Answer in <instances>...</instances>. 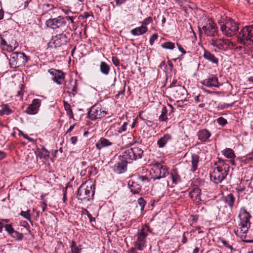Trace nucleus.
<instances>
[{"label":"nucleus","instance_id":"1","mask_svg":"<svg viewBox=\"0 0 253 253\" xmlns=\"http://www.w3.org/2000/svg\"><path fill=\"white\" fill-rule=\"evenodd\" d=\"M238 216L240 222L237 229H234V233L243 240L247 237V232L251 226L250 218L252 216L244 207L240 209Z\"/></svg>","mask_w":253,"mask_h":253},{"label":"nucleus","instance_id":"2","mask_svg":"<svg viewBox=\"0 0 253 253\" xmlns=\"http://www.w3.org/2000/svg\"><path fill=\"white\" fill-rule=\"evenodd\" d=\"M214 165L217 166L210 172V178L214 183L218 184L226 177L229 172V166L220 158L218 159L217 162L215 163Z\"/></svg>","mask_w":253,"mask_h":253},{"label":"nucleus","instance_id":"3","mask_svg":"<svg viewBox=\"0 0 253 253\" xmlns=\"http://www.w3.org/2000/svg\"><path fill=\"white\" fill-rule=\"evenodd\" d=\"M95 185L91 181L83 183L78 189L76 197L81 202L87 203L93 200L95 193Z\"/></svg>","mask_w":253,"mask_h":253},{"label":"nucleus","instance_id":"4","mask_svg":"<svg viewBox=\"0 0 253 253\" xmlns=\"http://www.w3.org/2000/svg\"><path fill=\"white\" fill-rule=\"evenodd\" d=\"M218 24L222 34L225 37L230 38L237 34L239 24L231 18H222L218 21Z\"/></svg>","mask_w":253,"mask_h":253},{"label":"nucleus","instance_id":"5","mask_svg":"<svg viewBox=\"0 0 253 253\" xmlns=\"http://www.w3.org/2000/svg\"><path fill=\"white\" fill-rule=\"evenodd\" d=\"M108 114V109L100 101L95 103L89 109L87 118L91 121H96L103 118Z\"/></svg>","mask_w":253,"mask_h":253},{"label":"nucleus","instance_id":"6","mask_svg":"<svg viewBox=\"0 0 253 253\" xmlns=\"http://www.w3.org/2000/svg\"><path fill=\"white\" fill-rule=\"evenodd\" d=\"M149 226L145 225L142 226L140 230L134 236L133 245L134 248L131 250L135 249L139 251H143L146 245V237L148 236V232L149 231Z\"/></svg>","mask_w":253,"mask_h":253},{"label":"nucleus","instance_id":"7","mask_svg":"<svg viewBox=\"0 0 253 253\" xmlns=\"http://www.w3.org/2000/svg\"><path fill=\"white\" fill-rule=\"evenodd\" d=\"M237 41L244 45H253V25L243 27L237 35Z\"/></svg>","mask_w":253,"mask_h":253},{"label":"nucleus","instance_id":"8","mask_svg":"<svg viewBox=\"0 0 253 253\" xmlns=\"http://www.w3.org/2000/svg\"><path fill=\"white\" fill-rule=\"evenodd\" d=\"M29 59V57L26 56L23 52H13L10 56V67L15 69L19 67L24 66Z\"/></svg>","mask_w":253,"mask_h":253},{"label":"nucleus","instance_id":"9","mask_svg":"<svg viewBox=\"0 0 253 253\" xmlns=\"http://www.w3.org/2000/svg\"><path fill=\"white\" fill-rule=\"evenodd\" d=\"M150 174L151 178L156 180L166 177L169 174V172L167 166L157 162L152 164Z\"/></svg>","mask_w":253,"mask_h":253},{"label":"nucleus","instance_id":"10","mask_svg":"<svg viewBox=\"0 0 253 253\" xmlns=\"http://www.w3.org/2000/svg\"><path fill=\"white\" fill-rule=\"evenodd\" d=\"M67 22L63 16H58L53 18H49L45 22L47 27L56 32L65 31Z\"/></svg>","mask_w":253,"mask_h":253},{"label":"nucleus","instance_id":"11","mask_svg":"<svg viewBox=\"0 0 253 253\" xmlns=\"http://www.w3.org/2000/svg\"><path fill=\"white\" fill-rule=\"evenodd\" d=\"M143 150L137 147H134L125 150L122 154L123 158L126 161L131 164L133 161H136L142 158Z\"/></svg>","mask_w":253,"mask_h":253},{"label":"nucleus","instance_id":"12","mask_svg":"<svg viewBox=\"0 0 253 253\" xmlns=\"http://www.w3.org/2000/svg\"><path fill=\"white\" fill-rule=\"evenodd\" d=\"M200 33L203 32L207 37H212L217 35L218 28L213 20L209 19L206 24L202 28L198 27Z\"/></svg>","mask_w":253,"mask_h":253},{"label":"nucleus","instance_id":"13","mask_svg":"<svg viewBox=\"0 0 253 253\" xmlns=\"http://www.w3.org/2000/svg\"><path fill=\"white\" fill-rule=\"evenodd\" d=\"M210 44L219 50L226 51L233 48L234 45L230 40L224 38L212 39Z\"/></svg>","mask_w":253,"mask_h":253},{"label":"nucleus","instance_id":"14","mask_svg":"<svg viewBox=\"0 0 253 253\" xmlns=\"http://www.w3.org/2000/svg\"><path fill=\"white\" fill-rule=\"evenodd\" d=\"M69 35V33L68 32L57 34L52 38L50 43L53 44L55 48L65 45L70 40L68 37Z\"/></svg>","mask_w":253,"mask_h":253},{"label":"nucleus","instance_id":"15","mask_svg":"<svg viewBox=\"0 0 253 253\" xmlns=\"http://www.w3.org/2000/svg\"><path fill=\"white\" fill-rule=\"evenodd\" d=\"M48 73L52 76L51 80L58 85H62L65 82L66 74L62 70L54 68L48 70Z\"/></svg>","mask_w":253,"mask_h":253},{"label":"nucleus","instance_id":"16","mask_svg":"<svg viewBox=\"0 0 253 253\" xmlns=\"http://www.w3.org/2000/svg\"><path fill=\"white\" fill-rule=\"evenodd\" d=\"M120 161L117 162L113 166V170L114 172L121 174L125 172L127 170V165L128 162L126 161L123 158V154L119 156Z\"/></svg>","mask_w":253,"mask_h":253},{"label":"nucleus","instance_id":"17","mask_svg":"<svg viewBox=\"0 0 253 253\" xmlns=\"http://www.w3.org/2000/svg\"><path fill=\"white\" fill-rule=\"evenodd\" d=\"M63 106L66 112V115L69 118V119H72L74 121H80L82 119V117L84 116V110L82 109H79L78 110V112H81V114H80V116L77 117V118L74 117V115L71 109V105L68 103L67 101L64 100L63 101Z\"/></svg>","mask_w":253,"mask_h":253},{"label":"nucleus","instance_id":"18","mask_svg":"<svg viewBox=\"0 0 253 253\" xmlns=\"http://www.w3.org/2000/svg\"><path fill=\"white\" fill-rule=\"evenodd\" d=\"M41 100L36 98L33 100L32 103L30 104L25 110V113L29 115H35L39 111L41 105Z\"/></svg>","mask_w":253,"mask_h":253},{"label":"nucleus","instance_id":"19","mask_svg":"<svg viewBox=\"0 0 253 253\" xmlns=\"http://www.w3.org/2000/svg\"><path fill=\"white\" fill-rule=\"evenodd\" d=\"M201 83L208 87H219L220 84L218 82V79L215 75H211L208 78L201 81Z\"/></svg>","mask_w":253,"mask_h":253},{"label":"nucleus","instance_id":"20","mask_svg":"<svg viewBox=\"0 0 253 253\" xmlns=\"http://www.w3.org/2000/svg\"><path fill=\"white\" fill-rule=\"evenodd\" d=\"M186 93V89L183 86L181 85H178L172 90V95L175 99H177V103L180 102L183 103V99L185 98Z\"/></svg>","mask_w":253,"mask_h":253},{"label":"nucleus","instance_id":"21","mask_svg":"<svg viewBox=\"0 0 253 253\" xmlns=\"http://www.w3.org/2000/svg\"><path fill=\"white\" fill-rule=\"evenodd\" d=\"M201 190L198 187H194L189 193V196L190 198L197 205L201 204Z\"/></svg>","mask_w":253,"mask_h":253},{"label":"nucleus","instance_id":"22","mask_svg":"<svg viewBox=\"0 0 253 253\" xmlns=\"http://www.w3.org/2000/svg\"><path fill=\"white\" fill-rule=\"evenodd\" d=\"M120 123H115L110 126L109 130L112 131L115 135H118L126 130V126L128 125L127 122L123 123L122 126H120Z\"/></svg>","mask_w":253,"mask_h":253},{"label":"nucleus","instance_id":"23","mask_svg":"<svg viewBox=\"0 0 253 253\" xmlns=\"http://www.w3.org/2000/svg\"><path fill=\"white\" fill-rule=\"evenodd\" d=\"M197 135L198 139L202 143H205L209 141V138L211 136V133L207 129H203L200 130L198 133Z\"/></svg>","mask_w":253,"mask_h":253},{"label":"nucleus","instance_id":"24","mask_svg":"<svg viewBox=\"0 0 253 253\" xmlns=\"http://www.w3.org/2000/svg\"><path fill=\"white\" fill-rule=\"evenodd\" d=\"M113 143L109 139L104 137H101L96 143L95 147L97 150H100L103 148L109 147Z\"/></svg>","mask_w":253,"mask_h":253},{"label":"nucleus","instance_id":"25","mask_svg":"<svg viewBox=\"0 0 253 253\" xmlns=\"http://www.w3.org/2000/svg\"><path fill=\"white\" fill-rule=\"evenodd\" d=\"M130 191L133 194H138L141 190V186L137 181L130 180L128 183Z\"/></svg>","mask_w":253,"mask_h":253},{"label":"nucleus","instance_id":"26","mask_svg":"<svg viewBox=\"0 0 253 253\" xmlns=\"http://www.w3.org/2000/svg\"><path fill=\"white\" fill-rule=\"evenodd\" d=\"M172 139V136L170 134L166 133L162 137L160 138L157 142V144L160 148H164L168 142Z\"/></svg>","mask_w":253,"mask_h":253},{"label":"nucleus","instance_id":"27","mask_svg":"<svg viewBox=\"0 0 253 253\" xmlns=\"http://www.w3.org/2000/svg\"><path fill=\"white\" fill-rule=\"evenodd\" d=\"M169 174L170 175V178L172 181V183L174 185L181 181V178L176 169H173Z\"/></svg>","mask_w":253,"mask_h":253},{"label":"nucleus","instance_id":"28","mask_svg":"<svg viewBox=\"0 0 253 253\" xmlns=\"http://www.w3.org/2000/svg\"><path fill=\"white\" fill-rule=\"evenodd\" d=\"M203 57L212 64L217 65L218 63V59L213 54L211 53L208 50H204Z\"/></svg>","mask_w":253,"mask_h":253},{"label":"nucleus","instance_id":"29","mask_svg":"<svg viewBox=\"0 0 253 253\" xmlns=\"http://www.w3.org/2000/svg\"><path fill=\"white\" fill-rule=\"evenodd\" d=\"M148 31V28L144 25L135 28L130 31V33L134 36H139L145 34Z\"/></svg>","mask_w":253,"mask_h":253},{"label":"nucleus","instance_id":"30","mask_svg":"<svg viewBox=\"0 0 253 253\" xmlns=\"http://www.w3.org/2000/svg\"><path fill=\"white\" fill-rule=\"evenodd\" d=\"M200 161V157L196 154H192L191 155V167L190 171L194 172L198 169V165Z\"/></svg>","mask_w":253,"mask_h":253},{"label":"nucleus","instance_id":"31","mask_svg":"<svg viewBox=\"0 0 253 253\" xmlns=\"http://www.w3.org/2000/svg\"><path fill=\"white\" fill-rule=\"evenodd\" d=\"M67 88L69 90L70 93L75 96L78 92L77 81L73 79L71 80L69 84L67 85Z\"/></svg>","mask_w":253,"mask_h":253},{"label":"nucleus","instance_id":"32","mask_svg":"<svg viewBox=\"0 0 253 253\" xmlns=\"http://www.w3.org/2000/svg\"><path fill=\"white\" fill-rule=\"evenodd\" d=\"M14 43L13 45L11 44H7L6 41L3 38L1 35H0V44L1 45H4L7 46V51L8 52H11L14 50L18 46V43L16 41L14 42Z\"/></svg>","mask_w":253,"mask_h":253},{"label":"nucleus","instance_id":"33","mask_svg":"<svg viewBox=\"0 0 253 253\" xmlns=\"http://www.w3.org/2000/svg\"><path fill=\"white\" fill-rule=\"evenodd\" d=\"M224 202L230 208L232 209L235 202V198L232 193H230L224 197Z\"/></svg>","mask_w":253,"mask_h":253},{"label":"nucleus","instance_id":"34","mask_svg":"<svg viewBox=\"0 0 253 253\" xmlns=\"http://www.w3.org/2000/svg\"><path fill=\"white\" fill-rule=\"evenodd\" d=\"M13 112V110L9 107L8 104H2L0 105V116L4 115L8 116L12 114Z\"/></svg>","mask_w":253,"mask_h":253},{"label":"nucleus","instance_id":"35","mask_svg":"<svg viewBox=\"0 0 253 253\" xmlns=\"http://www.w3.org/2000/svg\"><path fill=\"white\" fill-rule=\"evenodd\" d=\"M100 71L102 74L107 76L110 71V66L105 62L101 61L100 65Z\"/></svg>","mask_w":253,"mask_h":253},{"label":"nucleus","instance_id":"36","mask_svg":"<svg viewBox=\"0 0 253 253\" xmlns=\"http://www.w3.org/2000/svg\"><path fill=\"white\" fill-rule=\"evenodd\" d=\"M38 156L41 159L43 158L45 160L48 159L49 157V152L44 147H42V149L38 150Z\"/></svg>","mask_w":253,"mask_h":253},{"label":"nucleus","instance_id":"37","mask_svg":"<svg viewBox=\"0 0 253 253\" xmlns=\"http://www.w3.org/2000/svg\"><path fill=\"white\" fill-rule=\"evenodd\" d=\"M71 252L68 253H81L82 251L81 246H78L76 242L72 240L70 246Z\"/></svg>","mask_w":253,"mask_h":253},{"label":"nucleus","instance_id":"38","mask_svg":"<svg viewBox=\"0 0 253 253\" xmlns=\"http://www.w3.org/2000/svg\"><path fill=\"white\" fill-rule=\"evenodd\" d=\"M221 153L223 155L228 159H234L235 157V154L231 148H227L222 151Z\"/></svg>","mask_w":253,"mask_h":253},{"label":"nucleus","instance_id":"39","mask_svg":"<svg viewBox=\"0 0 253 253\" xmlns=\"http://www.w3.org/2000/svg\"><path fill=\"white\" fill-rule=\"evenodd\" d=\"M76 17V16H69V15H67V16L64 17L66 21V20H69L70 21L71 23L72 24L71 26H68L70 30H71L72 31H74L76 30V29L77 28V27L75 25V22L74 20H75Z\"/></svg>","mask_w":253,"mask_h":253},{"label":"nucleus","instance_id":"40","mask_svg":"<svg viewBox=\"0 0 253 253\" xmlns=\"http://www.w3.org/2000/svg\"><path fill=\"white\" fill-rule=\"evenodd\" d=\"M167 114L168 110L167 109V108L165 106L163 107L161 115L159 117V121L167 122L168 120Z\"/></svg>","mask_w":253,"mask_h":253},{"label":"nucleus","instance_id":"41","mask_svg":"<svg viewBox=\"0 0 253 253\" xmlns=\"http://www.w3.org/2000/svg\"><path fill=\"white\" fill-rule=\"evenodd\" d=\"M10 235L12 238H14L17 241H21L24 237L22 233H19L15 230H14Z\"/></svg>","mask_w":253,"mask_h":253},{"label":"nucleus","instance_id":"42","mask_svg":"<svg viewBox=\"0 0 253 253\" xmlns=\"http://www.w3.org/2000/svg\"><path fill=\"white\" fill-rule=\"evenodd\" d=\"M19 215L22 216L23 217L30 222L31 224H32L33 221L31 220L30 211L29 210H28L25 211H22L19 213Z\"/></svg>","mask_w":253,"mask_h":253},{"label":"nucleus","instance_id":"43","mask_svg":"<svg viewBox=\"0 0 253 253\" xmlns=\"http://www.w3.org/2000/svg\"><path fill=\"white\" fill-rule=\"evenodd\" d=\"M162 48L167 49H173L175 48L174 43L171 42H165L161 45Z\"/></svg>","mask_w":253,"mask_h":253},{"label":"nucleus","instance_id":"44","mask_svg":"<svg viewBox=\"0 0 253 253\" xmlns=\"http://www.w3.org/2000/svg\"><path fill=\"white\" fill-rule=\"evenodd\" d=\"M234 104V102L231 103H222L219 104L217 106L218 109L223 110L226 108H228L229 107H232Z\"/></svg>","mask_w":253,"mask_h":253},{"label":"nucleus","instance_id":"45","mask_svg":"<svg viewBox=\"0 0 253 253\" xmlns=\"http://www.w3.org/2000/svg\"><path fill=\"white\" fill-rule=\"evenodd\" d=\"M153 23V19L152 17L151 16H149L146 18H145L142 22H141V25H144V26H146Z\"/></svg>","mask_w":253,"mask_h":253},{"label":"nucleus","instance_id":"46","mask_svg":"<svg viewBox=\"0 0 253 253\" xmlns=\"http://www.w3.org/2000/svg\"><path fill=\"white\" fill-rule=\"evenodd\" d=\"M137 203H138V205L140 207V210L141 211H143L144 207L146 204V201L144 200V199L143 198L141 197L138 199Z\"/></svg>","mask_w":253,"mask_h":253},{"label":"nucleus","instance_id":"47","mask_svg":"<svg viewBox=\"0 0 253 253\" xmlns=\"http://www.w3.org/2000/svg\"><path fill=\"white\" fill-rule=\"evenodd\" d=\"M4 227L5 231L8 233L9 235L15 230L13 228L11 224H6L4 225Z\"/></svg>","mask_w":253,"mask_h":253},{"label":"nucleus","instance_id":"48","mask_svg":"<svg viewBox=\"0 0 253 253\" xmlns=\"http://www.w3.org/2000/svg\"><path fill=\"white\" fill-rule=\"evenodd\" d=\"M137 180L143 182H149V178L146 175H137Z\"/></svg>","mask_w":253,"mask_h":253},{"label":"nucleus","instance_id":"49","mask_svg":"<svg viewBox=\"0 0 253 253\" xmlns=\"http://www.w3.org/2000/svg\"><path fill=\"white\" fill-rule=\"evenodd\" d=\"M217 123L222 126H224L227 124V120L222 117H220L217 119Z\"/></svg>","mask_w":253,"mask_h":253},{"label":"nucleus","instance_id":"50","mask_svg":"<svg viewBox=\"0 0 253 253\" xmlns=\"http://www.w3.org/2000/svg\"><path fill=\"white\" fill-rule=\"evenodd\" d=\"M158 37L159 36L158 34H154L150 37L149 39V43L151 45H153L155 41L158 39Z\"/></svg>","mask_w":253,"mask_h":253},{"label":"nucleus","instance_id":"51","mask_svg":"<svg viewBox=\"0 0 253 253\" xmlns=\"http://www.w3.org/2000/svg\"><path fill=\"white\" fill-rule=\"evenodd\" d=\"M221 242L223 245L227 248L231 250V251L233 250V248L231 245H230L229 242L223 239H220Z\"/></svg>","mask_w":253,"mask_h":253},{"label":"nucleus","instance_id":"52","mask_svg":"<svg viewBox=\"0 0 253 253\" xmlns=\"http://www.w3.org/2000/svg\"><path fill=\"white\" fill-rule=\"evenodd\" d=\"M91 16L92 17H93V15L92 12H91V14L88 12H85L83 14L79 16V18L81 19H86L89 16Z\"/></svg>","mask_w":253,"mask_h":253},{"label":"nucleus","instance_id":"53","mask_svg":"<svg viewBox=\"0 0 253 253\" xmlns=\"http://www.w3.org/2000/svg\"><path fill=\"white\" fill-rule=\"evenodd\" d=\"M112 61L115 66L118 67L120 65V61L116 57L113 56L112 57Z\"/></svg>","mask_w":253,"mask_h":253},{"label":"nucleus","instance_id":"54","mask_svg":"<svg viewBox=\"0 0 253 253\" xmlns=\"http://www.w3.org/2000/svg\"><path fill=\"white\" fill-rule=\"evenodd\" d=\"M97 170L96 168L93 167H90V171H89L90 175H95V174H97Z\"/></svg>","mask_w":253,"mask_h":253},{"label":"nucleus","instance_id":"55","mask_svg":"<svg viewBox=\"0 0 253 253\" xmlns=\"http://www.w3.org/2000/svg\"><path fill=\"white\" fill-rule=\"evenodd\" d=\"M176 45L177 46L178 49L179 50V51H180L182 53V55H181V56L184 55L186 53L185 49L178 43L177 42Z\"/></svg>","mask_w":253,"mask_h":253},{"label":"nucleus","instance_id":"56","mask_svg":"<svg viewBox=\"0 0 253 253\" xmlns=\"http://www.w3.org/2000/svg\"><path fill=\"white\" fill-rule=\"evenodd\" d=\"M204 99V96L203 95H201L200 94H199L198 95H197L195 97V101L196 102H202L203 100Z\"/></svg>","mask_w":253,"mask_h":253},{"label":"nucleus","instance_id":"57","mask_svg":"<svg viewBox=\"0 0 253 253\" xmlns=\"http://www.w3.org/2000/svg\"><path fill=\"white\" fill-rule=\"evenodd\" d=\"M63 198L62 200L64 203H66V202L67 201V192L66 191V189L63 190Z\"/></svg>","mask_w":253,"mask_h":253},{"label":"nucleus","instance_id":"58","mask_svg":"<svg viewBox=\"0 0 253 253\" xmlns=\"http://www.w3.org/2000/svg\"><path fill=\"white\" fill-rule=\"evenodd\" d=\"M86 212H87V216L88 218H89L90 222L91 223L92 222H95V218L92 216L91 214L89 212V211H86Z\"/></svg>","mask_w":253,"mask_h":253},{"label":"nucleus","instance_id":"59","mask_svg":"<svg viewBox=\"0 0 253 253\" xmlns=\"http://www.w3.org/2000/svg\"><path fill=\"white\" fill-rule=\"evenodd\" d=\"M145 124L148 126H152L153 125V122L152 121L148 120L147 119H144Z\"/></svg>","mask_w":253,"mask_h":253},{"label":"nucleus","instance_id":"60","mask_svg":"<svg viewBox=\"0 0 253 253\" xmlns=\"http://www.w3.org/2000/svg\"><path fill=\"white\" fill-rule=\"evenodd\" d=\"M177 79H173L170 84L169 87H176L177 86L176 85V84H177Z\"/></svg>","mask_w":253,"mask_h":253},{"label":"nucleus","instance_id":"61","mask_svg":"<svg viewBox=\"0 0 253 253\" xmlns=\"http://www.w3.org/2000/svg\"><path fill=\"white\" fill-rule=\"evenodd\" d=\"M70 140L71 143L75 145L76 144L77 141H78V137L77 136H72L70 138Z\"/></svg>","mask_w":253,"mask_h":253},{"label":"nucleus","instance_id":"62","mask_svg":"<svg viewBox=\"0 0 253 253\" xmlns=\"http://www.w3.org/2000/svg\"><path fill=\"white\" fill-rule=\"evenodd\" d=\"M127 0H115L116 5L120 6L126 2Z\"/></svg>","mask_w":253,"mask_h":253},{"label":"nucleus","instance_id":"63","mask_svg":"<svg viewBox=\"0 0 253 253\" xmlns=\"http://www.w3.org/2000/svg\"><path fill=\"white\" fill-rule=\"evenodd\" d=\"M185 234H186V232H184V233L182 235V240H181V243L183 244H184L186 243L187 242V241H188L187 238V237L185 236Z\"/></svg>","mask_w":253,"mask_h":253},{"label":"nucleus","instance_id":"64","mask_svg":"<svg viewBox=\"0 0 253 253\" xmlns=\"http://www.w3.org/2000/svg\"><path fill=\"white\" fill-rule=\"evenodd\" d=\"M25 139L28 140L29 142H34L35 141L34 140V139L30 137L27 134H25L23 136Z\"/></svg>","mask_w":253,"mask_h":253}]
</instances>
